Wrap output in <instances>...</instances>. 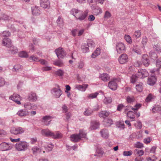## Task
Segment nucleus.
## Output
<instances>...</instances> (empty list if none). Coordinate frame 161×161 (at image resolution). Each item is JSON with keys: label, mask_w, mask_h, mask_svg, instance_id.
Here are the masks:
<instances>
[{"label": "nucleus", "mask_w": 161, "mask_h": 161, "mask_svg": "<svg viewBox=\"0 0 161 161\" xmlns=\"http://www.w3.org/2000/svg\"><path fill=\"white\" fill-rule=\"evenodd\" d=\"M16 149L18 151H24L27 148L28 145L25 142H21L16 144Z\"/></svg>", "instance_id": "1"}, {"label": "nucleus", "mask_w": 161, "mask_h": 161, "mask_svg": "<svg viewBox=\"0 0 161 161\" xmlns=\"http://www.w3.org/2000/svg\"><path fill=\"white\" fill-rule=\"evenodd\" d=\"M25 129L20 127H16L12 128L10 130L11 133L15 135H18L24 133Z\"/></svg>", "instance_id": "2"}, {"label": "nucleus", "mask_w": 161, "mask_h": 161, "mask_svg": "<svg viewBox=\"0 0 161 161\" xmlns=\"http://www.w3.org/2000/svg\"><path fill=\"white\" fill-rule=\"evenodd\" d=\"M51 92L52 95L57 98H59L62 93V92L59 86H58V88H53L51 90Z\"/></svg>", "instance_id": "3"}, {"label": "nucleus", "mask_w": 161, "mask_h": 161, "mask_svg": "<svg viewBox=\"0 0 161 161\" xmlns=\"http://www.w3.org/2000/svg\"><path fill=\"white\" fill-rule=\"evenodd\" d=\"M12 148V146L9 143L3 142L0 144V150L4 151L9 150Z\"/></svg>", "instance_id": "4"}, {"label": "nucleus", "mask_w": 161, "mask_h": 161, "mask_svg": "<svg viewBox=\"0 0 161 161\" xmlns=\"http://www.w3.org/2000/svg\"><path fill=\"white\" fill-rule=\"evenodd\" d=\"M116 48L117 52L119 54L123 53L125 51V46L122 42L118 43L116 44Z\"/></svg>", "instance_id": "5"}, {"label": "nucleus", "mask_w": 161, "mask_h": 161, "mask_svg": "<svg viewBox=\"0 0 161 161\" xmlns=\"http://www.w3.org/2000/svg\"><path fill=\"white\" fill-rule=\"evenodd\" d=\"M57 56L58 58H63L66 55V53L63 49L61 47H59L55 51Z\"/></svg>", "instance_id": "6"}, {"label": "nucleus", "mask_w": 161, "mask_h": 161, "mask_svg": "<svg viewBox=\"0 0 161 161\" xmlns=\"http://www.w3.org/2000/svg\"><path fill=\"white\" fill-rule=\"evenodd\" d=\"M136 75L138 77L143 78L147 77L148 75V74L146 69H142L138 70Z\"/></svg>", "instance_id": "7"}, {"label": "nucleus", "mask_w": 161, "mask_h": 161, "mask_svg": "<svg viewBox=\"0 0 161 161\" xmlns=\"http://www.w3.org/2000/svg\"><path fill=\"white\" fill-rule=\"evenodd\" d=\"M117 80L116 79H115L109 82L108 84L109 88L113 90H116L117 86Z\"/></svg>", "instance_id": "8"}, {"label": "nucleus", "mask_w": 161, "mask_h": 161, "mask_svg": "<svg viewBox=\"0 0 161 161\" xmlns=\"http://www.w3.org/2000/svg\"><path fill=\"white\" fill-rule=\"evenodd\" d=\"M9 99L14 101L18 104H20L21 103L20 101V98L19 95L14 94L9 97Z\"/></svg>", "instance_id": "9"}, {"label": "nucleus", "mask_w": 161, "mask_h": 161, "mask_svg": "<svg viewBox=\"0 0 161 161\" xmlns=\"http://www.w3.org/2000/svg\"><path fill=\"white\" fill-rule=\"evenodd\" d=\"M128 61V57L125 54H121L119 57V61L121 64H124L127 62Z\"/></svg>", "instance_id": "10"}, {"label": "nucleus", "mask_w": 161, "mask_h": 161, "mask_svg": "<svg viewBox=\"0 0 161 161\" xmlns=\"http://www.w3.org/2000/svg\"><path fill=\"white\" fill-rule=\"evenodd\" d=\"M82 11L79 10L78 9L73 8L71 11V13L78 20L80 16L82 14Z\"/></svg>", "instance_id": "11"}, {"label": "nucleus", "mask_w": 161, "mask_h": 161, "mask_svg": "<svg viewBox=\"0 0 161 161\" xmlns=\"http://www.w3.org/2000/svg\"><path fill=\"white\" fill-rule=\"evenodd\" d=\"M52 118V117L50 116H44L42 118V122L43 123L44 125H48L50 124Z\"/></svg>", "instance_id": "12"}, {"label": "nucleus", "mask_w": 161, "mask_h": 161, "mask_svg": "<svg viewBox=\"0 0 161 161\" xmlns=\"http://www.w3.org/2000/svg\"><path fill=\"white\" fill-rule=\"evenodd\" d=\"M40 6L44 8H49L50 6V3L48 0H41Z\"/></svg>", "instance_id": "13"}, {"label": "nucleus", "mask_w": 161, "mask_h": 161, "mask_svg": "<svg viewBox=\"0 0 161 161\" xmlns=\"http://www.w3.org/2000/svg\"><path fill=\"white\" fill-rule=\"evenodd\" d=\"M29 112L26 109L19 110L17 112V114L20 117H25L29 114Z\"/></svg>", "instance_id": "14"}, {"label": "nucleus", "mask_w": 161, "mask_h": 161, "mask_svg": "<svg viewBox=\"0 0 161 161\" xmlns=\"http://www.w3.org/2000/svg\"><path fill=\"white\" fill-rule=\"evenodd\" d=\"M42 133L43 135L53 138V132L48 129H44L42 130Z\"/></svg>", "instance_id": "15"}, {"label": "nucleus", "mask_w": 161, "mask_h": 161, "mask_svg": "<svg viewBox=\"0 0 161 161\" xmlns=\"http://www.w3.org/2000/svg\"><path fill=\"white\" fill-rule=\"evenodd\" d=\"M3 44L4 46L8 47H11L12 46V43L11 40L8 38H4L3 39Z\"/></svg>", "instance_id": "16"}, {"label": "nucleus", "mask_w": 161, "mask_h": 161, "mask_svg": "<svg viewBox=\"0 0 161 161\" xmlns=\"http://www.w3.org/2000/svg\"><path fill=\"white\" fill-rule=\"evenodd\" d=\"M99 124L98 122L96 121H92L91 123L90 129L91 130H96L99 128Z\"/></svg>", "instance_id": "17"}, {"label": "nucleus", "mask_w": 161, "mask_h": 161, "mask_svg": "<svg viewBox=\"0 0 161 161\" xmlns=\"http://www.w3.org/2000/svg\"><path fill=\"white\" fill-rule=\"evenodd\" d=\"M88 86V84H84L82 85H76L75 86V88L81 91H85Z\"/></svg>", "instance_id": "18"}, {"label": "nucleus", "mask_w": 161, "mask_h": 161, "mask_svg": "<svg viewBox=\"0 0 161 161\" xmlns=\"http://www.w3.org/2000/svg\"><path fill=\"white\" fill-rule=\"evenodd\" d=\"M71 140L74 142H78L80 139V137L79 134H75L72 135L70 137Z\"/></svg>", "instance_id": "19"}, {"label": "nucleus", "mask_w": 161, "mask_h": 161, "mask_svg": "<svg viewBox=\"0 0 161 161\" xmlns=\"http://www.w3.org/2000/svg\"><path fill=\"white\" fill-rule=\"evenodd\" d=\"M142 61L145 66H148L149 65L150 61L148 58V56L147 55L144 54L143 55L142 57Z\"/></svg>", "instance_id": "20"}, {"label": "nucleus", "mask_w": 161, "mask_h": 161, "mask_svg": "<svg viewBox=\"0 0 161 161\" xmlns=\"http://www.w3.org/2000/svg\"><path fill=\"white\" fill-rule=\"evenodd\" d=\"M28 99L29 101L34 102L37 100V97L36 93L31 92L29 95Z\"/></svg>", "instance_id": "21"}, {"label": "nucleus", "mask_w": 161, "mask_h": 161, "mask_svg": "<svg viewBox=\"0 0 161 161\" xmlns=\"http://www.w3.org/2000/svg\"><path fill=\"white\" fill-rule=\"evenodd\" d=\"M32 12L33 15L35 16H38L41 14L40 11L36 6L32 7Z\"/></svg>", "instance_id": "22"}, {"label": "nucleus", "mask_w": 161, "mask_h": 161, "mask_svg": "<svg viewBox=\"0 0 161 161\" xmlns=\"http://www.w3.org/2000/svg\"><path fill=\"white\" fill-rule=\"evenodd\" d=\"M156 80L154 76H152L148 78L147 83L150 86H153L155 83Z\"/></svg>", "instance_id": "23"}, {"label": "nucleus", "mask_w": 161, "mask_h": 161, "mask_svg": "<svg viewBox=\"0 0 161 161\" xmlns=\"http://www.w3.org/2000/svg\"><path fill=\"white\" fill-rule=\"evenodd\" d=\"M100 133L102 137L104 138H107L108 137V131L106 129L101 130L100 131Z\"/></svg>", "instance_id": "24"}, {"label": "nucleus", "mask_w": 161, "mask_h": 161, "mask_svg": "<svg viewBox=\"0 0 161 161\" xmlns=\"http://www.w3.org/2000/svg\"><path fill=\"white\" fill-rule=\"evenodd\" d=\"M88 11L87 10L82 11V14L80 16L78 20H84L88 15Z\"/></svg>", "instance_id": "25"}, {"label": "nucleus", "mask_w": 161, "mask_h": 161, "mask_svg": "<svg viewBox=\"0 0 161 161\" xmlns=\"http://www.w3.org/2000/svg\"><path fill=\"white\" fill-rule=\"evenodd\" d=\"M99 77L102 80L104 81H106L109 80L110 78L109 76L106 73H103L100 74Z\"/></svg>", "instance_id": "26"}, {"label": "nucleus", "mask_w": 161, "mask_h": 161, "mask_svg": "<svg viewBox=\"0 0 161 161\" xmlns=\"http://www.w3.org/2000/svg\"><path fill=\"white\" fill-rule=\"evenodd\" d=\"M110 112L106 111H103L99 113V115L100 117L105 118L107 117L109 114Z\"/></svg>", "instance_id": "27"}, {"label": "nucleus", "mask_w": 161, "mask_h": 161, "mask_svg": "<svg viewBox=\"0 0 161 161\" xmlns=\"http://www.w3.org/2000/svg\"><path fill=\"white\" fill-rule=\"evenodd\" d=\"M62 134L59 131H56L53 132V138L57 139L61 138L62 137Z\"/></svg>", "instance_id": "28"}, {"label": "nucleus", "mask_w": 161, "mask_h": 161, "mask_svg": "<svg viewBox=\"0 0 161 161\" xmlns=\"http://www.w3.org/2000/svg\"><path fill=\"white\" fill-rule=\"evenodd\" d=\"M135 113L132 111H129L127 113V116L129 118L131 121H133L135 120V116L134 115Z\"/></svg>", "instance_id": "29"}, {"label": "nucleus", "mask_w": 161, "mask_h": 161, "mask_svg": "<svg viewBox=\"0 0 161 161\" xmlns=\"http://www.w3.org/2000/svg\"><path fill=\"white\" fill-rule=\"evenodd\" d=\"M100 53V48H97L94 51V53L92 54L91 57L92 58H95L97 56L99 55Z\"/></svg>", "instance_id": "30"}, {"label": "nucleus", "mask_w": 161, "mask_h": 161, "mask_svg": "<svg viewBox=\"0 0 161 161\" xmlns=\"http://www.w3.org/2000/svg\"><path fill=\"white\" fill-rule=\"evenodd\" d=\"M21 66L20 65H16L13 67L12 71L13 72H19L21 70Z\"/></svg>", "instance_id": "31"}, {"label": "nucleus", "mask_w": 161, "mask_h": 161, "mask_svg": "<svg viewBox=\"0 0 161 161\" xmlns=\"http://www.w3.org/2000/svg\"><path fill=\"white\" fill-rule=\"evenodd\" d=\"M78 134L80 137V139L81 138H86V133L83 130H80Z\"/></svg>", "instance_id": "32"}, {"label": "nucleus", "mask_w": 161, "mask_h": 161, "mask_svg": "<svg viewBox=\"0 0 161 161\" xmlns=\"http://www.w3.org/2000/svg\"><path fill=\"white\" fill-rule=\"evenodd\" d=\"M31 150L32 151L33 154H36L38 153H39L41 151L40 148L37 147H33Z\"/></svg>", "instance_id": "33"}, {"label": "nucleus", "mask_w": 161, "mask_h": 161, "mask_svg": "<svg viewBox=\"0 0 161 161\" xmlns=\"http://www.w3.org/2000/svg\"><path fill=\"white\" fill-rule=\"evenodd\" d=\"M155 97L151 94H149L146 97L145 101L147 102H149L153 99H155Z\"/></svg>", "instance_id": "34"}, {"label": "nucleus", "mask_w": 161, "mask_h": 161, "mask_svg": "<svg viewBox=\"0 0 161 161\" xmlns=\"http://www.w3.org/2000/svg\"><path fill=\"white\" fill-rule=\"evenodd\" d=\"M132 51L138 54H141L142 53L141 49L137 46H134L132 49Z\"/></svg>", "instance_id": "35"}, {"label": "nucleus", "mask_w": 161, "mask_h": 161, "mask_svg": "<svg viewBox=\"0 0 161 161\" xmlns=\"http://www.w3.org/2000/svg\"><path fill=\"white\" fill-rule=\"evenodd\" d=\"M96 152L98 156H100V157H102L104 153L103 150L101 148H97Z\"/></svg>", "instance_id": "36"}, {"label": "nucleus", "mask_w": 161, "mask_h": 161, "mask_svg": "<svg viewBox=\"0 0 161 161\" xmlns=\"http://www.w3.org/2000/svg\"><path fill=\"white\" fill-rule=\"evenodd\" d=\"M103 103L105 104L111 103L112 102V99L110 97H105L103 100Z\"/></svg>", "instance_id": "37"}, {"label": "nucleus", "mask_w": 161, "mask_h": 161, "mask_svg": "<svg viewBox=\"0 0 161 161\" xmlns=\"http://www.w3.org/2000/svg\"><path fill=\"white\" fill-rule=\"evenodd\" d=\"M57 23L58 25L60 27H62L64 25V22L63 19L60 17H59L57 20Z\"/></svg>", "instance_id": "38"}, {"label": "nucleus", "mask_w": 161, "mask_h": 161, "mask_svg": "<svg viewBox=\"0 0 161 161\" xmlns=\"http://www.w3.org/2000/svg\"><path fill=\"white\" fill-rule=\"evenodd\" d=\"M92 112V110L90 108H88L86 109L85 111L84 112V114L86 116H89L91 115Z\"/></svg>", "instance_id": "39"}, {"label": "nucleus", "mask_w": 161, "mask_h": 161, "mask_svg": "<svg viewBox=\"0 0 161 161\" xmlns=\"http://www.w3.org/2000/svg\"><path fill=\"white\" fill-rule=\"evenodd\" d=\"M19 57L22 58H26L28 57V55L26 52L24 51L20 52L18 54Z\"/></svg>", "instance_id": "40"}, {"label": "nucleus", "mask_w": 161, "mask_h": 161, "mask_svg": "<svg viewBox=\"0 0 161 161\" xmlns=\"http://www.w3.org/2000/svg\"><path fill=\"white\" fill-rule=\"evenodd\" d=\"M64 73V71L61 69H58L55 72V74L56 75L59 76H63Z\"/></svg>", "instance_id": "41"}, {"label": "nucleus", "mask_w": 161, "mask_h": 161, "mask_svg": "<svg viewBox=\"0 0 161 161\" xmlns=\"http://www.w3.org/2000/svg\"><path fill=\"white\" fill-rule=\"evenodd\" d=\"M88 47H94L95 46V43L92 40H88L87 42Z\"/></svg>", "instance_id": "42"}, {"label": "nucleus", "mask_w": 161, "mask_h": 161, "mask_svg": "<svg viewBox=\"0 0 161 161\" xmlns=\"http://www.w3.org/2000/svg\"><path fill=\"white\" fill-rule=\"evenodd\" d=\"M136 88L137 91L138 92H141L142 90V83H140L139 84H137L136 86Z\"/></svg>", "instance_id": "43"}, {"label": "nucleus", "mask_w": 161, "mask_h": 161, "mask_svg": "<svg viewBox=\"0 0 161 161\" xmlns=\"http://www.w3.org/2000/svg\"><path fill=\"white\" fill-rule=\"evenodd\" d=\"M10 53L12 54H14L17 53L18 52V49L16 47H14L12 46L11 47H10Z\"/></svg>", "instance_id": "44"}, {"label": "nucleus", "mask_w": 161, "mask_h": 161, "mask_svg": "<svg viewBox=\"0 0 161 161\" xmlns=\"http://www.w3.org/2000/svg\"><path fill=\"white\" fill-rule=\"evenodd\" d=\"M29 60L30 61L37 62L39 61V58L38 57L33 55L29 57Z\"/></svg>", "instance_id": "45"}, {"label": "nucleus", "mask_w": 161, "mask_h": 161, "mask_svg": "<svg viewBox=\"0 0 161 161\" xmlns=\"http://www.w3.org/2000/svg\"><path fill=\"white\" fill-rule=\"evenodd\" d=\"M161 108L158 106L155 105L152 109V111L153 113H155L156 112H158L160 110Z\"/></svg>", "instance_id": "46"}, {"label": "nucleus", "mask_w": 161, "mask_h": 161, "mask_svg": "<svg viewBox=\"0 0 161 161\" xmlns=\"http://www.w3.org/2000/svg\"><path fill=\"white\" fill-rule=\"evenodd\" d=\"M113 124L112 120L111 119H108L104 122V124L107 126H108Z\"/></svg>", "instance_id": "47"}, {"label": "nucleus", "mask_w": 161, "mask_h": 161, "mask_svg": "<svg viewBox=\"0 0 161 161\" xmlns=\"http://www.w3.org/2000/svg\"><path fill=\"white\" fill-rule=\"evenodd\" d=\"M1 36L3 37H8L10 36V33L8 31H5L0 34Z\"/></svg>", "instance_id": "48"}, {"label": "nucleus", "mask_w": 161, "mask_h": 161, "mask_svg": "<svg viewBox=\"0 0 161 161\" xmlns=\"http://www.w3.org/2000/svg\"><path fill=\"white\" fill-rule=\"evenodd\" d=\"M132 153V151L130 150L129 151H125L123 152V154L125 156H130Z\"/></svg>", "instance_id": "49"}, {"label": "nucleus", "mask_w": 161, "mask_h": 161, "mask_svg": "<svg viewBox=\"0 0 161 161\" xmlns=\"http://www.w3.org/2000/svg\"><path fill=\"white\" fill-rule=\"evenodd\" d=\"M125 38L126 41L129 43H131L132 41L130 36L129 35H125Z\"/></svg>", "instance_id": "50"}, {"label": "nucleus", "mask_w": 161, "mask_h": 161, "mask_svg": "<svg viewBox=\"0 0 161 161\" xmlns=\"http://www.w3.org/2000/svg\"><path fill=\"white\" fill-rule=\"evenodd\" d=\"M98 93L97 92L91 93L89 95L88 97L89 98H96Z\"/></svg>", "instance_id": "51"}, {"label": "nucleus", "mask_w": 161, "mask_h": 161, "mask_svg": "<svg viewBox=\"0 0 161 161\" xmlns=\"http://www.w3.org/2000/svg\"><path fill=\"white\" fill-rule=\"evenodd\" d=\"M82 52L84 53H86L89 51V48L87 47H86L84 45H82L81 47Z\"/></svg>", "instance_id": "52"}, {"label": "nucleus", "mask_w": 161, "mask_h": 161, "mask_svg": "<svg viewBox=\"0 0 161 161\" xmlns=\"http://www.w3.org/2000/svg\"><path fill=\"white\" fill-rule=\"evenodd\" d=\"M135 152L136 153V154H137L139 156H141L143 155L144 153L143 151L142 150H136Z\"/></svg>", "instance_id": "53"}, {"label": "nucleus", "mask_w": 161, "mask_h": 161, "mask_svg": "<svg viewBox=\"0 0 161 161\" xmlns=\"http://www.w3.org/2000/svg\"><path fill=\"white\" fill-rule=\"evenodd\" d=\"M141 35V32L140 31H136L134 34V36L136 38L140 37Z\"/></svg>", "instance_id": "54"}, {"label": "nucleus", "mask_w": 161, "mask_h": 161, "mask_svg": "<svg viewBox=\"0 0 161 161\" xmlns=\"http://www.w3.org/2000/svg\"><path fill=\"white\" fill-rule=\"evenodd\" d=\"M135 99L133 97H130L128 96L127 97L126 101L128 103H131L133 102L134 101Z\"/></svg>", "instance_id": "55"}, {"label": "nucleus", "mask_w": 161, "mask_h": 161, "mask_svg": "<svg viewBox=\"0 0 161 161\" xmlns=\"http://www.w3.org/2000/svg\"><path fill=\"white\" fill-rule=\"evenodd\" d=\"M54 64L58 66H62L63 65V63L61 61L57 60L54 62Z\"/></svg>", "instance_id": "56"}, {"label": "nucleus", "mask_w": 161, "mask_h": 161, "mask_svg": "<svg viewBox=\"0 0 161 161\" xmlns=\"http://www.w3.org/2000/svg\"><path fill=\"white\" fill-rule=\"evenodd\" d=\"M31 104L30 103H27L24 104V107L26 109H31Z\"/></svg>", "instance_id": "57"}, {"label": "nucleus", "mask_w": 161, "mask_h": 161, "mask_svg": "<svg viewBox=\"0 0 161 161\" xmlns=\"http://www.w3.org/2000/svg\"><path fill=\"white\" fill-rule=\"evenodd\" d=\"M137 77V75H132L131 78V82L133 83H134L136 80Z\"/></svg>", "instance_id": "58"}, {"label": "nucleus", "mask_w": 161, "mask_h": 161, "mask_svg": "<svg viewBox=\"0 0 161 161\" xmlns=\"http://www.w3.org/2000/svg\"><path fill=\"white\" fill-rule=\"evenodd\" d=\"M141 105H142L140 103L137 104L134 106V108H132L131 109L133 110H136L141 107Z\"/></svg>", "instance_id": "59"}, {"label": "nucleus", "mask_w": 161, "mask_h": 161, "mask_svg": "<svg viewBox=\"0 0 161 161\" xmlns=\"http://www.w3.org/2000/svg\"><path fill=\"white\" fill-rule=\"evenodd\" d=\"M111 16V14L108 11H106L105 12V14L104 15V18L106 19H108Z\"/></svg>", "instance_id": "60"}, {"label": "nucleus", "mask_w": 161, "mask_h": 161, "mask_svg": "<svg viewBox=\"0 0 161 161\" xmlns=\"http://www.w3.org/2000/svg\"><path fill=\"white\" fill-rule=\"evenodd\" d=\"M38 61H39L40 63L44 65H48V63L47 61L45 60L42 59L39 60Z\"/></svg>", "instance_id": "61"}, {"label": "nucleus", "mask_w": 161, "mask_h": 161, "mask_svg": "<svg viewBox=\"0 0 161 161\" xmlns=\"http://www.w3.org/2000/svg\"><path fill=\"white\" fill-rule=\"evenodd\" d=\"M134 125L138 129H140L142 128V123L140 121L137 122V125L136 124H135Z\"/></svg>", "instance_id": "62"}, {"label": "nucleus", "mask_w": 161, "mask_h": 161, "mask_svg": "<svg viewBox=\"0 0 161 161\" xmlns=\"http://www.w3.org/2000/svg\"><path fill=\"white\" fill-rule=\"evenodd\" d=\"M151 140L150 137H148L144 139V142L146 144H148L151 141Z\"/></svg>", "instance_id": "63"}, {"label": "nucleus", "mask_w": 161, "mask_h": 161, "mask_svg": "<svg viewBox=\"0 0 161 161\" xmlns=\"http://www.w3.org/2000/svg\"><path fill=\"white\" fill-rule=\"evenodd\" d=\"M136 147L137 148H141L143 147V144L139 142H137L136 144Z\"/></svg>", "instance_id": "64"}]
</instances>
